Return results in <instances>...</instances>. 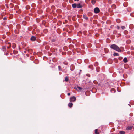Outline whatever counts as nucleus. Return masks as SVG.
I'll use <instances>...</instances> for the list:
<instances>
[{"label": "nucleus", "instance_id": "obj_1", "mask_svg": "<svg viewBox=\"0 0 134 134\" xmlns=\"http://www.w3.org/2000/svg\"><path fill=\"white\" fill-rule=\"evenodd\" d=\"M110 47L111 49L118 52H121V50L119 47L115 44H113L111 45L110 46Z\"/></svg>", "mask_w": 134, "mask_h": 134}, {"label": "nucleus", "instance_id": "obj_2", "mask_svg": "<svg viewBox=\"0 0 134 134\" xmlns=\"http://www.w3.org/2000/svg\"><path fill=\"white\" fill-rule=\"evenodd\" d=\"M94 12L96 13H98L100 12V10L99 8L96 7L94 9Z\"/></svg>", "mask_w": 134, "mask_h": 134}, {"label": "nucleus", "instance_id": "obj_3", "mask_svg": "<svg viewBox=\"0 0 134 134\" xmlns=\"http://www.w3.org/2000/svg\"><path fill=\"white\" fill-rule=\"evenodd\" d=\"M76 98L75 97L73 96L71 97L70 99V101L71 102H73L76 101Z\"/></svg>", "mask_w": 134, "mask_h": 134}, {"label": "nucleus", "instance_id": "obj_4", "mask_svg": "<svg viewBox=\"0 0 134 134\" xmlns=\"http://www.w3.org/2000/svg\"><path fill=\"white\" fill-rule=\"evenodd\" d=\"M70 70L71 71H73L75 69V66L73 64H72L71 65L70 67Z\"/></svg>", "mask_w": 134, "mask_h": 134}, {"label": "nucleus", "instance_id": "obj_5", "mask_svg": "<svg viewBox=\"0 0 134 134\" xmlns=\"http://www.w3.org/2000/svg\"><path fill=\"white\" fill-rule=\"evenodd\" d=\"M76 7L78 8H81L82 7V6L80 4H77Z\"/></svg>", "mask_w": 134, "mask_h": 134}, {"label": "nucleus", "instance_id": "obj_6", "mask_svg": "<svg viewBox=\"0 0 134 134\" xmlns=\"http://www.w3.org/2000/svg\"><path fill=\"white\" fill-rule=\"evenodd\" d=\"M2 51H4L5 52V53L6 51V47L5 46H3L2 47Z\"/></svg>", "mask_w": 134, "mask_h": 134}, {"label": "nucleus", "instance_id": "obj_7", "mask_svg": "<svg viewBox=\"0 0 134 134\" xmlns=\"http://www.w3.org/2000/svg\"><path fill=\"white\" fill-rule=\"evenodd\" d=\"M36 37L34 36H32L31 37V40L32 41H35L36 40Z\"/></svg>", "mask_w": 134, "mask_h": 134}, {"label": "nucleus", "instance_id": "obj_8", "mask_svg": "<svg viewBox=\"0 0 134 134\" xmlns=\"http://www.w3.org/2000/svg\"><path fill=\"white\" fill-rule=\"evenodd\" d=\"M132 127L131 126H129L126 128V130H131L132 129Z\"/></svg>", "mask_w": 134, "mask_h": 134}, {"label": "nucleus", "instance_id": "obj_9", "mask_svg": "<svg viewBox=\"0 0 134 134\" xmlns=\"http://www.w3.org/2000/svg\"><path fill=\"white\" fill-rule=\"evenodd\" d=\"M124 62L126 63L127 62V58L126 57H125L124 58L123 60Z\"/></svg>", "mask_w": 134, "mask_h": 134}, {"label": "nucleus", "instance_id": "obj_10", "mask_svg": "<svg viewBox=\"0 0 134 134\" xmlns=\"http://www.w3.org/2000/svg\"><path fill=\"white\" fill-rule=\"evenodd\" d=\"M73 104L72 103H69L68 104V106L70 108H71L73 106Z\"/></svg>", "mask_w": 134, "mask_h": 134}, {"label": "nucleus", "instance_id": "obj_11", "mask_svg": "<svg viewBox=\"0 0 134 134\" xmlns=\"http://www.w3.org/2000/svg\"><path fill=\"white\" fill-rule=\"evenodd\" d=\"M77 4L76 3H74L72 5V6L73 8H75L76 7Z\"/></svg>", "mask_w": 134, "mask_h": 134}, {"label": "nucleus", "instance_id": "obj_12", "mask_svg": "<svg viewBox=\"0 0 134 134\" xmlns=\"http://www.w3.org/2000/svg\"><path fill=\"white\" fill-rule=\"evenodd\" d=\"M98 129H96L95 130V134H99V132L98 131Z\"/></svg>", "mask_w": 134, "mask_h": 134}, {"label": "nucleus", "instance_id": "obj_13", "mask_svg": "<svg viewBox=\"0 0 134 134\" xmlns=\"http://www.w3.org/2000/svg\"><path fill=\"white\" fill-rule=\"evenodd\" d=\"M116 6L115 4H114L112 5L111 6V8L112 9H115L116 8Z\"/></svg>", "mask_w": 134, "mask_h": 134}, {"label": "nucleus", "instance_id": "obj_14", "mask_svg": "<svg viewBox=\"0 0 134 134\" xmlns=\"http://www.w3.org/2000/svg\"><path fill=\"white\" fill-rule=\"evenodd\" d=\"M96 2V1L95 0H92L91 1L92 3L94 5Z\"/></svg>", "mask_w": 134, "mask_h": 134}, {"label": "nucleus", "instance_id": "obj_15", "mask_svg": "<svg viewBox=\"0 0 134 134\" xmlns=\"http://www.w3.org/2000/svg\"><path fill=\"white\" fill-rule=\"evenodd\" d=\"M125 132L123 131H120L119 134H124Z\"/></svg>", "mask_w": 134, "mask_h": 134}, {"label": "nucleus", "instance_id": "obj_16", "mask_svg": "<svg viewBox=\"0 0 134 134\" xmlns=\"http://www.w3.org/2000/svg\"><path fill=\"white\" fill-rule=\"evenodd\" d=\"M83 18L84 19L86 20H87L88 19V18L85 15H83Z\"/></svg>", "mask_w": 134, "mask_h": 134}, {"label": "nucleus", "instance_id": "obj_17", "mask_svg": "<svg viewBox=\"0 0 134 134\" xmlns=\"http://www.w3.org/2000/svg\"><path fill=\"white\" fill-rule=\"evenodd\" d=\"M68 80H69V78H68V77H65V81L66 82H68Z\"/></svg>", "mask_w": 134, "mask_h": 134}, {"label": "nucleus", "instance_id": "obj_18", "mask_svg": "<svg viewBox=\"0 0 134 134\" xmlns=\"http://www.w3.org/2000/svg\"><path fill=\"white\" fill-rule=\"evenodd\" d=\"M114 56H119V54L117 53H114Z\"/></svg>", "mask_w": 134, "mask_h": 134}, {"label": "nucleus", "instance_id": "obj_19", "mask_svg": "<svg viewBox=\"0 0 134 134\" xmlns=\"http://www.w3.org/2000/svg\"><path fill=\"white\" fill-rule=\"evenodd\" d=\"M99 69L100 68L99 67H97L96 68V70L97 72H99Z\"/></svg>", "mask_w": 134, "mask_h": 134}, {"label": "nucleus", "instance_id": "obj_20", "mask_svg": "<svg viewBox=\"0 0 134 134\" xmlns=\"http://www.w3.org/2000/svg\"><path fill=\"white\" fill-rule=\"evenodd\" d=\"M98 65V63L97 62H96L94 64L95 66H97Z\"/></svg>", "mask_w": 134, "mask_h": 134}, {"label": "nucleus", "instance_id": "obj_21", "mask_svg": "<svg viewBox=\"0 0 134 134\" xmlns=\"http://www.w3.org/2000/svg\"><path fill=\"white\" fill-rule=\"evenodd\" d=\"M116 21L118 23H120V20L119 19H117L116 20Z\"/></svg>", "mask_w": 134, "mask_h": 134}, {"label": "nucleus", "instance_id": "obj_22", "mask_svg": "<svg viewBox=\"0 0 134 134\" xmlns=\"http://www.w3.org/2000/svg\"><path fill=\"white\" fill-rule=\"evenodd\" d=\"M63 64L65 65H67L68 64V63L66 62H63Z\"/></svg>", "mask_w": 134, "mask_h": 134}, {"label": "nucleus", "instance_id": "obj_23", "mask_svg": "<svg viewBox=\"0 0 134 134\" xmlns=\"http://www.w3.org/2000/svg\"><path fill=\"white\" fill-rule=\"evenodd\" d=\"M77 88L80 90H81L82 89V88L81 87H77Z\"/></svg>", "mask_w": 134, "mask_h": 134}, {"label": "nucleus", "instance_id": "obj_24", "mask_svg": "<svg viewBox=\"0 0 134 134\" xmlns=\"http://www.w3.org/2000/svg\"><path fill=\"white\" fill-rule=\"evenodd\" d=\"M121 28L122 30H124L125 28V27L124 26H122L121 27Z\"/></svg>", "mask_w": 134, "mask_h": 134}, {"label": "nucleus", "instance_id": "obj_25", "mask_svg": "<svg viewBox=\"0 0 134 134\" xmlns=\"http://www.w3.org/2000/svg\"><path fill=\"white\" fill-rule=\"evenodd\" d=\"M58 69H59V71H60V69H61V67L60 66H58Z\"/></svg>", "mask_w": 134, "mask_h": 134}, {"label": "nucleus", "instance_id": "obj_26", "mask_svg": "<svg viewBox=\"0 0 134 134\" xmlns=\"http://www.w3.org/2000/svg\"><path fill=\"white\" fill-rule=\"evenodd\" d=\"M113 91H114V92H115L114 89H112L111 90V91L112 92H113Z\"/></svg>", "mask_w": 134, "mask_h": 134}, {"label": "nucleus", "instance_id": "obj_27", "mask_svg": "<svg viewBox=\"0 0 134 134\" xmlns=\"http://www.w3.org/2000/svg\"><path fill=\"white\" fill-rule=\"evenodd\" d=\"M23 23H24V25H25L26 24V22L25 21H23Z\"/></svg>", "mask_w": 134, "mask_h": 134}, {"label": "nucleus", "instance_id": "obj_28", "mask_svg": "<svg viewBox=\"0 0 134 134\" xmlns=\"http://www.w3.org/2000/svg\"><path fill=\"white\" fill-rule=\"evenodd\" d=\"M3 20H6V19H7V18H6V17H4V18H3Z\"/></svg>", "mask_w": 134, "mask_h": 134}, {"label": "nucleus", "instance_id": "obj_29", "mask_svg": "<svg viewBox=\"0 0 134 134\" xmlns=\"http://www.w3.org/2000/svg\"><path fill=\"white\" fill-rule=\"evenodd\" d=\"M117 29H120V27L119 26H117Z\"/></svg>", "mask_w": 134, "mask_h": 134}, {"label": "nucleus", "instance_id": "obj_30", "mask_svg": "<svg viewBox=\"0 0 134 134\" xmlns=\"http://www.w3.org/2000/svg\"><path fill=\"white\" fill-rule=\"evenodd\" d=\"M10 46H11L10 45L9 46L7 47V48H9L10 47Z\"/></svg>", "mask_w": 134, "mask_h": 134}, {"label": "nucleus", "instance_id": "obj_31", "mask_svg": "<svg viewBox=\"0 0 134 134\" xmlns=\"http://www.w3.org/2000/svg\"><path fill=\"white\" fill-rule=\"evenodd\" d=\"M70 93H68V94H67L68 96H70Z\"/></svg>", "mask_w": 134, "mask_h": 134}, {"label": "nucleus", "instance_id": "obj_32", "mask_svg": "<svg viewBox=\"0 0 134 134\" xmlns=\"http://www.w3.org/2000/svg\"><path fill=\"white\" fill-rule=\"evenodd\" d=\"M92 66V65H90V66H89V67L90 68H91V67Z\"/></svg>", "mask_w": 134, "mask_h": 134}, {"label": "nucleus", "instance_id": "obj_33", "mask_svg": "<svg viewBox=\"0 0 134 134\" xmlns=\"http://www.w3.org/2000/svg\"><path fill=\"white\" fill-rule=\"evenodd\" d=\"M74 1H79V0H74Z\"/></svg>", "mask_w": 134, "mask_h": 134}, {"label": "nucleus", "instance_id": "obj_34", "mask_svg": "<svg viewBox=\"0 0 134 134\" xmlns=\"http://www.w3.org/2000/svg\"><path fill=\"white\" fill-rule=\"evenodd\" d=\"M100 76H104V75H100Z\"/></svg>", "mask_w": 134, "mask_h": 134}, {"label": "nucleus", "instance_id": "obj_35", "mask_svg": "<svg viewBox=\"0 0 134 134\" xmlns=\"http://www.w3.org/2000/svg\"><path fill=\"white\" fill-rule=\"evenodd\" d=\"M7 54H8V53H6V55H7Z\"/></svg>", "mask_w": 134, "mask_h": 134}, {"label": "nucleus", "instance_id": "obj_36", "mask_svg": "<svg viewBox=\"0 0 134 134\" xmlns=\"http://www.w3.org/2000/svg\"><path fill=\"white\" fill-rule=\"evenodd\" d=\"M109 11H110V9H109Z\"/></svg>", "mask_w": 134, "mask_h": 134}]
</instances>
